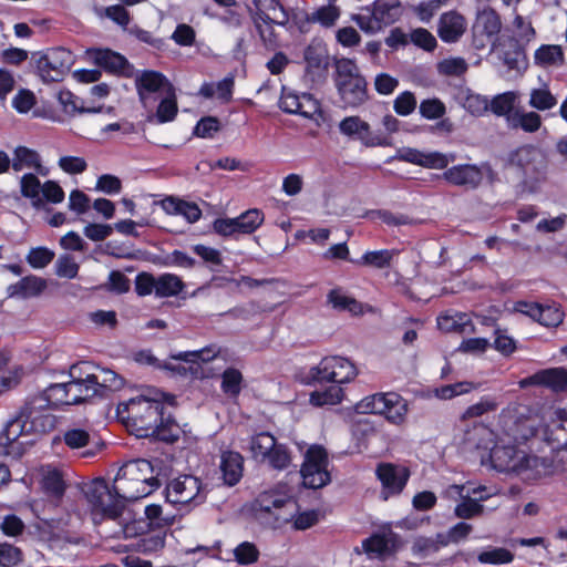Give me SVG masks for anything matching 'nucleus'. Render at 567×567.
Segmentation results:
<instances>
[{
	"mask_svg": "<svg viewBox=\"0 0 567 567\" xmlns=\"http://www.w3.org/2000/svg\"><path fill=\"white\" fill-rule=\"evenodd\" d=\"M166 395L159 391H150L118 403L117 416L131 427L136 436H153L162 441H173L174 422L164 419L163 401Z\"/></svg>",
	"mask_w": 567,
	"mask_h": 567,
	"instance_id": "f257e3e1",
	"label": "nucleus"
},
{
	"mask_svg": "<svg viewBox=\"0 0 567 567\" xmlns=\"http://www.w3.org/2000/svg\"><path fill=\"white\" fill-rule=\"evenodd\" d=\"M158 485L154 468L147 460L125 463L114 478V492L127 502L148 496Z\"/></svg>",
	"mask_w": 567,
	"mask_h": 567,
	"instance_id": "f03ea898",
	"label": "nucleus"
},
{
	"mask_svg": "<svg viewBox=\"0 0 567 567\" xmlns=\"http://www.w3.org/2000/svg\"><path fill=\"white\" fill-rule=\"evenodd\" d=\"M68 382L49 385L43 392L33 395L27 402L25 415L31 419V429L48 432L54 427V417L48 413L49 409L71 405Z\"/></svg>",
	"mask_w": 567,
	"mask_h": 567,
	"instance_id": "7ed1b4c3",
	"label": "nucleus"
},
{
	"mask_svg": "<svg viewBox=\"0 0 567 567\" xmlns=\"http://www.w3.org/2000/svg\"><path fill=\"white\" fill-rule=\"evenodd\" d=\"M538 420L524 406H508L498 415L497 442L524 444L537 432Z\"/></svg>",
	"mask_w": 567,
	"mask_h": 567,
	"instance_id": "20e7f679",
	"label": "nucleus"
},
{
	"mask_svg": "<svg viewBox=\"0 0 567 567\" xmlns=\"http://www.w3.org/2000/svg\"><path fill=\"white\" fill-rule=\"evenodd\" d=\"M334 83L344 107H358L368 100L367 82L358 65L350 59L336 62Z\"/></svg>",
	"mask_w": 567,
	"mask_h": 567,
	"instance_id": "39448f33",
	"label": "nucleus"
},
{
	"mask_svg": "<svg viewBox=\"0 0 567 567\" xmlns=\"http://www.w3.org/2000/svg\"><path fill=\"white\" fill-rule=\"evenodd\" d=\"M509 163L520 171L523 183L532 190L537 189L547 178V156L535 145H523L512 152Z\"/></svg>",
	"mask_w": 567,
	"mask_h": 567,
	"instance_id": "423d86ee",
	"label": "nucleus"
},
{
	"mask_svg": "<svg viewBox=\"0 0 567 567\" xmlns=\"http://www.w3.org/2000/svg\"><path fill=\"white\" fill-rule=\"evenodd\" d=\"M368 13L352 16V21L367 34H375L396 22L402 16L400 0H374Z\"/></svg>",
	"mask_w": 567,
	"mask_h": 567,
	"instance_id": "0eeeda50",
	"label": "nucleus"
},
{
	"mask_svg": "<svg viewBox=\"0 0 567 567\" xmlns=\"http://www.w3.org/2000/svg\"><path fill=\"white\" fill-rule=\"evenodd\" d=\"M359 413L381 414L393 424H401L408 412L406 401L395 392L368 395L355 405Z\"/></svg>",
	"mask_w": 567,
	"mask_h": 567,
	"instance_id": "6e6552de",
	"label": "nucleus"
},
{
	"mask_svg": "<svg viewBox=\"0 0 567 567\" xmlns=\"http://www.w3.org/2000/svg\"><path fill=\"white\" fill-rule=\"evenodd\" d=\"M207 491L194 475H181L166 485V499L179 508L190 509L206 501Z\"/></svg>",
	"mask_w": 567,
	"mask_h": 567,
	"instance_id": "1a4fd4ad",
	"label": "nucleus"
},
{
	"mask_svg": "<svg viewBox=\"0 0 567 567\" xmlns=\"http://www.w3.org/2000/svg\"><path fill=\"white\" fill-rule=\"evenodd\" d=\"M86 496L92 506L95 520L97 516H101V519H117L122 515L124 502H126L118 497L114 488L111 489L102 478L95 480L90 485Z\"/></svg>",
	"mask_w": 567,
	"mask_h": 567,
	"instance_id": "9d476101",
	"label": "nucleus"
},
{
	"mask_svg": "<svg viewBox=\"0 0 567 567\" xmlns=\"http://www.w3.org/2000/svg\"><path fill=\"white\" fill-rule=\"evenodd\" d=\"M328 453L321 445H311L305 452L300 468L302 483L309 488H321L330 483Z\"/></svg>",
	"mask_w": 567,
	"mask_h": 567,
	"instance_id": "9b49d317",
	"label": "nucleus"
},
{
	"mask_svg": "<svg viewBox=\"0 0 567 567\" xmlns=\"http://www.w3.org/2000/svg\"><path fill=\"white\" fill-rule=\"evenodd\" d=\"M564 470L565 467L560 460L542 457L525 451L520 456V462L514 476L525 483H534L557 475Z\"/></svg>",
	"mask_w": 567,
	"mask_h": 567,
	"instance_id": "f8f14e48",
	"label": "nucleus"
},
{
	"mask_svg": "<svg viewBox=\"0 0 567 567\" xmlns=\"http://www.w3.org/2000/svg\"><path fill=\"white\" fill-rule=\"evenodd\" d=\"M485 486L478 485L473 487L472 484L467 483L465 485H451L446 488L445 494L452 498L460 496L462 502L455 506L454 514L457 518L471 519L482 515L484 506L481 502L491 496L485 494Z\"/></svg>",
	"mask_w": 567,
	"mask_h": 567,
	"instance_id": "ddd939ff",
	"label": "nucleus"
},
{
	"mask_svg": "<svg viewBox=\"0 0 567 567\" xmlns=\"http://www.w3.org/2000/svg\"><path fill=\"white\" fill-rule=\"evenodd\" d=\"M443 179L453 185L467 189H476L486 178L489 182L495 179V172L488 163L457 164L446 168L442 175Z\"/></svg>",
	"mask_w": 567,
	"mask_h": 567,
	"instance_id": "4468645a",
	"label": "nucleus"
},
{
	"mask_svg": "<svg viewBox=\"0 0 567 567\" xmlns=\"http://www.w3.org/2000/svg\"><path fill=\"white\" fill-rule=\"evenodd\" d=\"M357 374L355 365L349 359L339 355L326 357L310 369V377L316 381L347 383Z\"/></svg>",
	"mask_w": 567,
	"mask_h": 567,
	"instance_id": "2eb2a0df",
	"label": "nucleus"
},
{
	"mask_svg": "<svg viewBox=\"0 0 567 567\" xmlns=\"http://www.w3.org/2000/svg\"><path fill=\"white\" fill-rule=\"evenodd\" d=\"M341 134L355 138L365 147H388L392 145V138L380 131L373 132L368 122L360 116H347L339 123Z\"/></svg>",
	"mask_w": 567,
	"mask_h": 567,
	"instance_id": "dca6fc26",
	"label": "nucleus"
},
{
	"mask_svg": "<svg viewBox=\"0 0 567 567\" xmlns=\"http://www.w3.org/2000/svg\"><path fill=\"white\" fill-rule=\"evenodd\" d=\"M73 63L72 53L63 48H54L37 61L38 73L44 82L60 81Z\"/></svg>",
	"mask_w": 567,
	"mask_h": 567,
	"instance_id": "f3484780",
	"label": "nucleus"
},
{
	"mask_svg": "<svg viewBox=\"0 0 567 567\" xmlns=\"http://www.w3.org/2000/svg\"><path fill=\"white\" fill-rule=\"evenodd\" d=\"M136 89L140 100L145 109H153L157 99L172 91L169 81L155 71H144L136 76Z\"/></svg>",
	"mask_w": 567,
	"mask_h": 567,
	"instance_id": "a211bd4d",
	"label": "nucleus"
},
{
	"mask_svg": "<svg viewBox=\"0 0 567 567\" xmlns=\"http://www.w3.org/2000/svg\"><path fill=\"white\" fill-rule=\"evenodd\" d=\"M520 445L495 441L492 453H489L491 466L499 473L514 476L519 465L520 456L525 452V450L520 449Z\"/></svg>",
	"mask_w": 567,
	"mask_h": 567,
	"instance_id": "6ab92c4d",
	"label": "nucleus"
},
{
	"mask_svg": "<svg viewBox=\"0 0 567 567\" xmlns=\"http://www.w3.org/2000/svg\"><path fill=\"white\" fill-rule=\"evenodd\" d=\"M378 480L381 482L383 499L399 495L405 487L410 472L405 466L392 463H381L375 470Z\"/></svg>",
	"mask_w": 567,
	"mask_h": 567,
	"instance_id": "aec40b11",
	"label": "nucleus"
},
{
	"mask_svg": "<svg viewBox=\"0 0 567 567\" xmlns=\"http://www.w3.org/2000/svg\"><path fill=\"white\" fill-rule=\"evenodd\" d=\"M502 30L501 17L493 9H484L476 16L473 24L474 42L477 49H483L487 42L495 43Z\"/></svg>",
	"mask_w": 567,
	"mask_h": 567,
	"instance_id": "412c9836",
	"label": "nucleus"
},
{
	"mask_svg": "<svg viewBox=\"0 0 567 567\" xmlns=\"http://www.w3.org/2000/svg\"><path fill=\"white\" fill-rule=\"evenodd\" d=\"M280 109L290 114H298L306 118H313L320 112V105L310 94H297L293 91L282 89Z\"/></svg>",
	"mask_w": 567,
	"mask_h": 567,
	"instance_id": "4be33fe9",
	"label": "nucleus"
},
{
	"mask_svg": "<svg viewBox=\"0 0 567 567\" xmlns=\"http://www.w3.org/2000/svg\"><path fill=\"white\" fill-rule=\"evenodd\" d=\"M514 310L528 316L545 327H557L564 320V312L556 305L543 306L535 302L517 301Z\"/></svg>",
	"mask_w": 567,
	"mask_h": 567,
	"instance_id": "5701e85b",
	"label": "nucleus"
},
{
	"mask_svg": "<svg viewBox=\"0 0 567 567\" xmlns=\"http://www.w3.org/2000/svg\"><path fill=\"white\" fill-rule=\"evenodd\" d=\"M295 502L288 496L270 491L259 494L254 502L252 508L257 515L266 513L272 515L276 520L288 522L290 519L289 516L282 515L280 511L288 508L291 513L295 509Z\"/></svg>",
	"mask_w": 567,
	"mask_h": 567,
	"instance_id": "b1692460",
	"label": "nucleus"
},
{
	"mask_svg": "<svg viewBox=\"0 0 567 567\" xmlns=\"http://www.w3.org/2000/svg\"><path fill=\"white\" fill-rule=\"evenodd\" d=\"M63 442L71 450L87 447L82 453L84 457L94 456L101 450V445L96 442L95 435L89 426L73 425L68 427L63 433Z\"/></svg>",
	"mask_w": 567,
	"mask_h": 567,
	"instance_id": "393cba45",
	"label": "nucleus"
},
{
	"mask_svg": "<svg viewBox=\"0 0 567 567\" xmlns=\"http://www.w3.org/2000/svg\"><path fill=\"white\" fill-rule=\"evenodd\" d=\"M467 29V21L463 14L450 10L441 14L437 21V35L445 43L457 42Z\"/></svg>",
	"mask_w": 567,
	"mask_h": 567,
	"instance_id": "a878e982",
	"label": "nucleus"
},
{
	"mask_svg": "<svg viewBox=\"0 0 567 567\" xmlns=\"http://www.w3.org/2000/svg\"><path fill=\"white\" fill-rule=\"evenodd\" d=\"M497 441L496 431L484 424H475L464 434L463 443L467 450H476L492 453L493 445Z\"/></svg>",
	"mask_w": 567,
	"mask_h": 567,
	"instance_id": "bb28decb",
	"label": "nucleus"
},
{
	"mask_svg": "<svg viewBox=\"0 0 567 567\" xmlns=\"http://www.w3.org/2000/svg\"><path fill=\"white\" fill-rule=\"evenodd\" d=\"M398 535L390 527H384L363 540L362 546L368 554L384 556L391 554L398 546Z\"/></svg>",
	"mask_w": 567,
	"mask_h": 567,
	"instance_id": "cd10ccee",
	"label": "nucleus"
},
{
	"mask_svg": "<svg viewBox=\"0 0 567 567\" xmlns=\"http://www.w3.org/2000/svg\"><path fill=\"white\" fill-rule=\"evenodd\" d=\"M86 54L94 64L111 73H125L128 68L127 60L110 49H90Z\"/></svg>",
	"mask_w": 567,
	"mask_h": 567,
	"instance_id": "c85d7f7f",
	"label": "nucleus"
},
{
	"mask_svg": "<svg viewBox=\"0 0 567 567\" xmlns=\"http://www.w3.org/2000/svg\"><path fill=\"white\" fill-rule=\"evenodd\" d=\"M12 168L14 172L33 171L34 173L45 176L48 168L42 165L41 156L34 150L25 146H18L12 155Z\"/></svg>",
	"mask_w": 567,
	"mask_h": 567,
	"instance_id": "c756f323",
	"label": "nucleus"
},
{
	"mask_svg": "<svg viewBox=\"0 0 567 567\" xmlns=\"http://www.w3.org/2000/svg\"><path fill=\"white\" fill-rule=\"evenodd\" d=\"M47 288V281L38 276L23 277L18 282L8 287L11 298L28 299L39 296Z\"/></svg>",
	"mask_w": 567,
	"mask_h": 567,
	"instance_id": "7c9ffc66",
	"label": "nucleus"
},
{
	"mask_svg": "<svg viewBox=\"0 0 567 567\" xmlns=\"http://www.w3.org/2000/svg\"><path fill=\"white\" fill-rule=\"evenodd\" d=\"M243 456L233 451H227L221 454L220 470L223 480L228 486L236 485L243 476Z\"/></svg>",
	"mask_w": 567,
	"mask_h": 567,
	"instance_id": "2f4dec72",
	"label": "nucleus"
},
{
	"mask_svg": "<svg viewBox=\"0 0 567 567\" xmlns=\"http://www.w3.org/2000/svg\"><path fill=\"white\" fill-rule=\"evenodd\" d=\"M534 63L543 69L559 68L565 63V53L558 44H542L534 53Z\"/></svg>",
	"mask_w": 567,
	"mask_h": 567,
	"instance_id": "473e14b6",
	"label": "nucleus"
},
{
	"mask_svg": "<svg viewBox=\"0 0 567 567\" xmlns=\"http://www.w3.org/2000/svg\"><path fill=\"white\" fill-rule=\"evenodd\" d=\"M437 327L444 332L472 333L474 331L468 315L463 312L444 313L439 316Z\"/></svg>",
	"mask_w": 567,
	"mask_h": 567,
	"instance_id": "72a5a7b5",
	"label": "nucleus"
},
{
	"mask_svg": "<svg viewBox=\"0 0 567 567\" xmlns=\"http://www.w3.org/2000/svg\"><path fill=\"white\" fill-rule=\"evenodd\" d=\"M92 383L95 385L96 395H102L104 390L117 391L122 389L124 380L110 369L96 367L92 372Z\"/></svg>",
	"mask_w": 567,
	"mask_h": 567,
	"instance_id": "f704fd0d",
	"label": "nucleus"
},
{
	"mask_svg": "<svg viewBox=\"0 0 567 567\" xmlns=\"http://www.w3.org/2000/svg\"><path fill=\"white\" fill-rule=\"evenodd\" d=\"M530 382L548 386L556 392L563 391L567 388V370L564 368L543 370L534 374Z\"/></svg>",
	"mask_w": 567,
	"mask_h": 567,
	"instance_id": "c9c22d12",
	"label": "nucleus"
},
{
	"mask_svg": "<svg viewBox=\"0 0 567 567\" xmlns=\"http://www.w3.org/2000/svg\"><path fill=\"white\" fill-rule=\"evenodd\" d=\"M398 255L394 249H380L365 251L359 259L351 260L360 267L384 269L390 267L393 258Z\"/></svg>",
	"mask_w": 567,
	"mask_h": 567,
	"instance_id": "e433bc0d",
	"label": "nucleus"
},
{
	"mask_svg": "<svg viewBox=\"0 0 567 567\" xmlns=\"http://www.w3.org/2000/svg\"><path fill=\"white\" fill-rule=\"evenodd\" d=\"M20 193L29 199L32 207L40 209L42 208V202L40 198L41 189L43 184L37 177L34 173H27L20 177Z\"/></svg>",
	"mask_w": 567,
	"mask_h": 567,
	"instance_id": "4c0bfd02",
	"label": "nucleus"
},
{
	"mask_svg": "<svg viewBox=\"0 0 567 567\" xmlns=\"http://www.w3.org/2000/svg\"><path fill=\"white\" fill-rule=\"evenodd\" d=\"M507 122L511 127L522 128L527 133H534L542 126V117L534 111H515L507 117Z\"/></svg>",
	"mask_w": 567,
	"mask_h": 567,
	"instance_id": "58836bf2",
	"label": "nucleus"
},
{
	"mask_svg": "<svg viewBox=\"0 0 567 567\" xmlns=\"http://www.w3.org/2000/svg\"><path fill=\"white\" fill-rule=\"evenodd\" d=\"M221 354V349L216 344H209L200 350L184 351L172 355L176 361H184L187 363H208L217 359Z\"/></svg>",
	"mask_w": 567,
	"mask_h": 567,
	"instance_id": "ea45409f",
	"label": "nucleus"
},
{
	"mask_svg": "<svg viewBox=\"0 0 567 567\" xmlns=\"http://www.w3.org/2000/svg\"><path fill=\"white\" fill-rule=\"evenodd\" d=\"M25 412L27 404L23 406L18 417L8 422L4 430V436L8 442H16L19 440L20 436L27 433H41L40 431H37L33 427L31 429L32 421L25 415Z\"/></svg>",
	"mask_w": 567,
	"mask_h": 567,
	"instance_id": "a19ab883",
	"label": "nucleus"
},
{
	"mask_svg": "<svg viewBox=\"0 0 567 567\" xmlns=\"http://www.w3.org/2000/svg\"><path fill=\"white\" fill-rule=\"evenodd\" d=\"M185 288L183 280L174 274H163L156 277V297H175Z\"/></svg>",
	"mask_w": 567,
	"mask_h": 567,
	"instance_id": "79ce46f5",
	"label": "nucleus"
},
{
	"mask_svg": "<svg viewBox=\"0 0 567 567\" xmlns=\"http://www.w3.org/2000/svg\"><path fill=\"white\" fill-rule=\"evenodd\" d=\"M276 442L271 434L262 432L250 437L248 449L255 460L264 462Z\"/></svg>",
	"mask_w": 567,
	"mask_h": 567,
	"instance_id": "37998d69",
	"label": "nucleus"
},
{
	"mask_svg": "<svg viewBox=\"0 0 567 567\" xmlns=\"http://www.w3.org/2000/svg\"><path fill=\"white\" fill-rule=\"evenodd\" d=\"M339 17L340 9L336 6V2H327V4L321 6L315 10L308 19L310 22L319 23L322 27L330 28L336 24Z\"/></svg>",
	"mask_w": 567,
	"mask_h": 567,
	"instance_id": "c03bdc74",
	"label": "nucleus"
},
{
	"mask_svg": "<svg viewBox=\"0 0 567 567\" xmlns=\"http://www.w3.org/2000/svg\"><path fill=\"white\" fill-rule=\"evenodd\" d=\"M343 391L339 385H330L311 393L310 402L316 406L334 405L342 401Z\"/></svg>",
	"mask_w": 567,
	"mask_h": 567,
	"instance_id": "a18cd8bd",
	"label": "nucleus"
},
{
	"mask_svg": "<svg viewBox=\"0 0 567 567\" xmlns=\"http://www.w3.org/2000/svg\"><path fill=\"white\" fill-rule=\"evenodd\" d=\"M159 99L161 102L155 114L156 122L166 123L173 121L177 114V103L174 89Z\"/></svg>",
	"mask_w": 567,
	"mask_h": 567,
	"instance_id": "49530a36",
	"label": "nucleus"
},
{
	"mask_svg": "<svg viewBox=\"0 0 567 567\" xmlns=\"http://www.w3.org/2000/svg\"><path fill=\"white\" fill-rule=\"evenodd\" d=\"M473 526L465 522H460L452 526L445 534L437 535V542L442 546H447L450 544H458L462 540L466 539L468 535L472 533Z\"/></svg>",
	"mask_w": 567,
	"mask_h": 567,
	"instance_id": "de8ad7c7",
	"label": "nucleus"
},
{
	"mask_svg": "<svg viewBox=\"0 0 567 567\" xmlns=\"http://www.w3.org/2000/svg\"><path fill=\"white\" fill-rule=\"evenodd\" d=\"M528 104L538 111H547L556 106L557 99L548 87L544 86L530 91Z\"/></svg>",
	"mask_w": 567,
	"mask_h": 567,
	"instance_id": "09e8293b",
	"label": "nucleus"
},
{
	"mask_svg": "<svg viewBox=\"0 0 567 567\" xmlns=\"http://www.w3.org/2000/svg\"><path fill=\"white\" fill-rule=\"evenodd\" d=\"M264 214L257 208L248 209L240 216L236 217L238 220L239 234H251L264 223Z\"/></svg>",
	"mask_w": 567,
	"mask_h": 567,
	"instance_id": "8fccbe9b",
	"label": "nucleus"
},
{
	"mask_svg": "<svg viewBox=\"0 0 567 567\" xmlns=\"http://www.w3.org/2000/svg\"><path fill=\"white\" fill-rule=\"evenodd\" d=\"M499 406V401L495 396L485 395L478 402L470 405L464 414V419L478 417L487 413L495 412Z\"/></svg>",
	"mask_w": 567,
	"mask_h": 567,
	"instance_id": "3c124183",
	"label": "nucleus"
},
{
	"mask_svg": "<svg viewBox=\"0 0 567 567\" xmlns=\"http://www.w3.org/2000/svg\"><path fill=\"white\" fill-rule=\"evenodd\" d=\"M477 389V384L468 381L446 384L434 390V395L441 400H451L457 395L470 393Z\"/></svg>",
	"mask_w": 567,
	"mask_h": 567,
	"instance_id": "603ef678",
	"label": "nucleus"
},
{
	"mask_svg": "<svg viewBox=\"0 0 567 567\" xmlns=\"http://www.w3.org/2000/svg\"><path fill=\"white\" fill-rule=\"evenodd\" d=\"M328 300L336 309L348 310L351 313H358L361 311V305L341 289L331 290L328 295Z\"/></svg>",
	"mask_w": 567,
	"mask_h": 567,
	"instance_id": "864d4df0",
	"label": "nucleus"
},
{
	"mask_svg": "<svg viewBox=\"0 0 567 567\" xmlns=\"http://www.w3.org/2000/svg\"><path fill=\"white\" fill-rule=\"evenodd\" d=\"M455 161L454 154H444L441 152H422L420 166L430 169H444L450 163Z\"/></svg>",
	"mask_w": 567,
	"mask_h": 567,
	"instance_id": "5fc2aeb1",
	"label": "nucleus"
},
{
	"mask_svg": "<svg viewBox=\"0 0 567 567\" xmlns=\"http://www.w3.org/2000/svg\"><path fill=\"white\" fill-rule=\"evenodd\" d=\"M266 462L270 467L282 471L286 470L291 463V455L284 444L275 443V447L267 455Z\"/></svg>",
	"mask_w": 567,
	"mask_h": 567,
	"instance_id": "6e6d98bb",
	"label": "nucleus"
},
{
	"mask_svg": "<svg viewBox=\"0 0 567 567\" xmlns=\"http://www.w3.org/2000/svg\"><path fill=\"white\" fill-rule=\"evenodd\" d=\"M42 486L45 492L56 497L61 496L65 489L62 474L55 468H47L43 472Z\"/></svg>",
	"mask_w": 567,
	"mask_h": 567,
	"instance_id": "4d7b16f0",
	"label": "nucleus"
},
{
	"mask_svg": "<svg viewBox=\"0 0 567 567\" xmlns=\"http://www.w3.org/2000/svg\"><path fill=\"white\" fill-rule=\"evenodd\" d=\"M513 33L520 43H528L534 40L536 31L532 21L523 16L517 14L513 20Z\"/></svg>",
	"mask_w": 567,
	"mask_h": 567,
	"instance_id": "13d9d810",
	"label": "nucleus"
},
{
	"mask_svg": "<svg viewBox=\"0 0 567 567\" xmlns=\"http://www.w3.org/2000/svg\"><path fill=\"white\" fill-rule=\"evenodd\" d=\"M516 99L517 95L514 92L498 94L491 101V110L498 116L506 115L508 117L512 114Z\"/></svg>",
	"mask_w": 567,
	"mask_h": 567,
	"instance_id": "bf43d9fd",
	"label": "nucleus"
},
{
	"mask_svg": "<svg viewBox=\"0 0 567 567\" xmlns=\"http://www.w3.org/2000/svg\"><path fill=\"white\" fill-rule=\"evenodd\" d=\"M68 386L72 404H79L96 395L93 383L68 381Z\"/></svg>",
	"mask_w": 567,
	"mask_h": 567,
	"instance_id": "052dcab7",
	"label": "nucleus"
},
{
	"mask_svg": "<svg viewBox=\"0 0 567 567\" xmlns=\"http://www.w3.org/2000/svg\"><path fill=\"white\" fill-rule=\"evenodd\" d=\"M419 111L422 117L426 120H439L446 113L445 104L436 97L423 100L420 103Z\"/></svg>",
	"mask_w": 567,
	"mask_h": 567,
	"instance_id": "680f3d73",
	"label": "nucleus"
},
{
	"mask_svg": "<svg viewBox=\"0 0 567 567\" xmlns=\"http://www.w3.org/2000/svg\"><path fill=\"white\" fill-rule=\"evenodd\" d=\"M305 60L309 66L320 68L326 64L327 49L321 41L311 42L305 50Z\"/></svg>",
	"mask_w": 567,
	"mask_h": 567,
	"instance_id": "e2e57ef3",
	"label": "nucleus"
},
{
	"mask_svg": "<svg viewBox=\"0 0 567 567\" xmlns=\"http://www.w3.org/2000/svg\"><path fill=\"white\" fill-rule=\"evenodd\" d=\"M243 375L233 368L226 369L223 373L221 390L224 393L236 396L241 389Z\"/></svg>",
	"mask_w": 567,
	"mask_h": 567,
	"instance_id": "0e129e2a",
	"label": "nucleus"
},
{
	"mask_svg": "<svg viewBox=\"0 0 567 567\" xmlns=\"http://www.w3.org/2000/svg\"><path fill=\"white\" fill-rule=\"evenodd\" d=\"M64 190L55 181H45L43 183L40 198L42 202V208L47 203L50 204H60L64 200Z\"/></svg>",
	"mask_w": 567,
	"mask_h": 567,
	"instance_id": "69168bd1",
	"label": "nucleus"
},
{
	"mask_svg": "<svg viewBox=\"0 0 567 567\" xmlns=\"http://www.w3.org/2000/svg\"><path fill=\"white\" fill-rule=\"evenodd\" d=\"M55 274L58 277L74 279L78 274L80 266L75 258L71 255H61L55 261Z\"/></svg>",
	"mask_w": 567,
	"mask_h": 567,
	"instance_id": "338daca9",
	"label": "nucleus"
},
{
	"mask_svg": "<svg viewBox=\"0 0 567 567\" xmlns=\"http://www.w3.org/2000/svg\"><path fill=\"white\" fill-rule=\"evenodd\" d=\"M235 560L240 565H250L258 560L259 550L250 542H243L234 549Z\"/></svg>",
	"mask_w": 567,
	"mask_h": 567,
	"instance_id": "774afa93",
	"label": "nucleus"
}]
</instances>
